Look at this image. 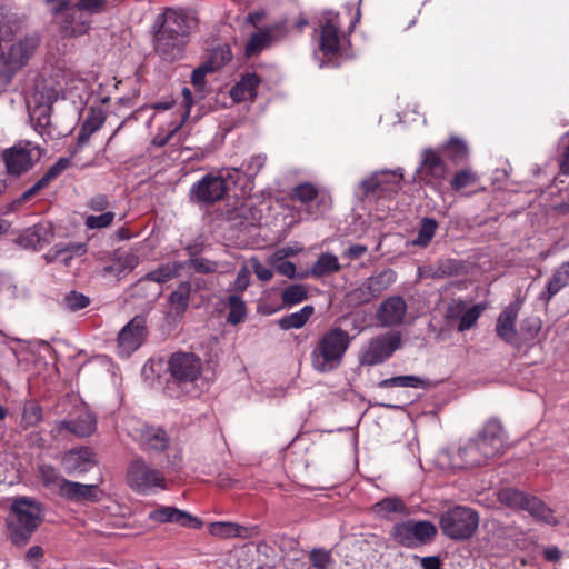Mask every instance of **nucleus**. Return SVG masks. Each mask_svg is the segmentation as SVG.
<instances>
[{
	"label": "nucleus",
	"mask_w": 569,
	"mask_h": 569,
	"mask_svg": "<svg viewBox=\"0 0 569 569\" xmlns=\"http://www.w3.org/2000/svg\"><path fill=\"white\" fill-rule=\"evenodd\" d=\"M503 448V428L498 420L491 419L476 438L459 448L452 457V463L457 468L480 467L499 456Z\"/></svg>",
	"instance_id": "obj_1"
},
{
	"label": "nucleus",
	"mask_w": 569,
	"mask_h": 569,
	"mask_svg": "<svg viewBox=\"0 0 569 569\" xmlns=\"http://www.w3.org/2000/svg\"><path fill=\"white\" fill-rule=\"evenodd\" d=\"M42 507L37 500L18 497L7 518L9 538L16 546H24L42 522Z\"/></svg>",
	"instance_id": "obj_2"
},
{
	"label": "nucleus",
	"mask_w": 569,
	"mask_h": 569,
	"mask_svg": "<svg viewBox=\"0 0 569 569\" xmlns=\"http://www.w3.org/2000/svg\"><path fill=\"white\" fill-rule=\"evenodd\" d=\"M351 337L341 328H332L325 332L311 352V366L321 373L337 369L347 352Z\"/></svg>",
	"instance_id": "obj_3"
},
{
	"label": "nucleus",
	"mask_w": 569,
	"mask_h": 569,
	"mask_svg": "<svg viewBox=\"0 0 569 569\" xmlns=\"http://www.w3.org/2000/svg\"><path fill=\"white\" fill-rule=\"evenodd\" d=\"M479 527L478 512L466 506H455L439 516V528L451 540L470 539Z\"/></svg>",
	"instance_id": "obj_4"
},
{
	"label": "nucleus",
	"mask_w": 569,
	"mask_h": 569,
	"mask_svg": "<svg viewBox=\"0 0 569 569\" xmlns=\"http://www.w3.org/2000/svg\"><path fill=\"white\" fill-rule=\"evenodd\" d=\"M40 44L37 34L26 36L9 46L0 56V83L8 84L14 74L21 70L33 56Z\"/></svg>",
	"instance_id": "obj_5"
},
{
	"label": "nucleus",
	"mask_w": 569,
	"mask_h": 569,
	"mask_svg": "<svg viewBox=\"0 0 569 569\" xmlns=\"http://www.w3.org/2000/svg\"><path fill=\"white\" fill-rule=\"evenodd\" d=\"M436 535V526L428 520H408L395 525L391 530L392 539L407 548H417L426 545L432 541Z\"/></svg>",
	"instance_id": "obj_6"
},
{
	"label": "nucleus",
	"mask_w": 569,
	"mask_h": 569,
	"mask_svg": "<svg viewBox=\"0 0 569 569\" xmlns=\"http://www.w3.org/2000/svg\"><path fill=\"white\" fill-rule=\"evenodd\" d=\"M402 346L401 335L390 331L371 338L360 356L362 366H376L388 360Z\"/></svg>",
	"instance_id": "obj_7"
},
{
	"label": "nucleus",
	"mask_w": 569,
	"mask_h": 569,
	"mask_svg": "<svg viewBox=\"0 0 569 569\" xmlns=\"http://www.w3.org/2000/svg\"><path fill=\"white\" fill-rule=\"evenodd\" d=\"M127 481L138 492H147L152 488H166L163 473L151 467L142 458L133 459L127 469Z\"/></svg>",
	"instance_id": "obj_8"
},
{
	"label": "nucleus",
	"mask_w": 569,
	"mask_h": 569,
	"mask_svg": "<svg viewBox=\"0 0 569 569\" xmlns=\"http://www.w3.org/2000/svg\"><path fill=\"white\" fill-rule=\"evenodd\" d=\"M40 149L30 141H20L3 151L2 158L9 174L20 176L40 159Z\"/></svg>",
	"instance_id": "obj_9"
},
{
	"label": "nucleus",
	"mask_w": 569,
	"mask_h": 569,
	"mask_svg": "<svg viewBox=\"0 0 569 569\" xmlns=\"http://www.w3.org/2000/svg\"><path fill=\"white\" fill-rule=\"evenodd\" d=\"M228 184L221 176L207 174L191 187V198L204 204H213L222 200L227 193Z\"/></svg>",
	"instance_id": "obj_10"
},
{
	"label": "nucleus",
	"mask_w": 569,
	"mask_h": 569,
	"mask_svg": "<svg viewBox=\"0 0 569 569\" xmlns=\"http://www.w3.org/2000/svg\"><path fill=\"white\" fill-rule=\"evenodd\" d=\"M168 370L180 382H192L201 373V359L192 352H176L168 362Z\"/></svg>",
	"instance_id": "obj_11"
},
{
	"label": "nucleus",
	"mask_w": 569,
	"mask_h": 569,
	"mask_svg": "<svg viewBox=\"0 0 569 569\" xmlns=\"http://www.w3.org/2000/svg\"><path fill=\"white\" fill-rule=\"evenodd\" d=\"M521 308V301L516 300L509 303L498 316L496 323L497 336L506 343L520 348L522 346V338L519 330L516 329V321Z\"/></svg>",
	"instance_id": "obj_12"
},
{
	"label": "nucleus",
	"mask_w": 569,
	"mask_h": 569,
	"mask_svg": "<svg viewBox=\"0 0 569 569\" xmlns=\"http://www.w3.org/2000/svg\"><path fill=\"white\" fill-rule=\"evenodd\" d=\"M419 171L426 184L437 186L446 179L448 167L440 151L427 148L422 150Z\"/></svg>",
	"instance_id": "obj_13"
},
{
	"label": "nucleus",
	"mask_w": 569,
	"mask_h": 569,
	"mask_svg": "<svg viewBox=\"0 0 569 569\" xmlns=\"http://www.w3.org/2000/svg\"><path fill=\"white\" fill-rule=\"evenodd\" d=\"M61 465L68 475L76 476L90 471L98 465L96 452L89 447L68 450L61 457Z\"/></svg>",
	"instance_id": "obj_14"
},
{
	"label": "nucleus",
	"mask_w": 569,
	"mask_h": 569,
	"mask_svg": "<svg viewBox=\"0 0 569 569\" xmlns=\"http://www.w3.org/2000/svg\"><path fill=\"white\" fill-rule=\"evenodd\" d=\"M197 26V19L183 10L168 9L163 13V21L157 32L173 34L188 41L191 29Z\"/></svg>",
	"instance_id": "obj_15"
},
{
	"label": "nucleus",
	"mask_w": 569,
	"mask_h": 569,
	"mask_svg": "<svg viewBox=\"0 0 569 569\" xmlns=\"http://www.w3.org/2000/svg\"><path fill=\"white\" fill-rule=\"evenodd\" d=\"M146 335V319L139 316L134 317L119 332L118 346L120 352L129 356L141 346Z\"/></svg>",
	"instance_id": "obj_16"
},
{
	"label": "nucleus",
	"mask_w": 569,
	"mask_h": 569,
	"mask_svg": "<svg viewBox=\"0 0 569 569\" xmlns=\"http://www.w3.org/2000/svg\"><path fill=\"white\" fill-rule=\"evenodd\" d=\"M286 32L287 21L282 20L251 34L244 48L246 56L252 57L260 53L263 49L270 47L273 41L282 38Z\"/></svg>",
	"instance_id": "obj_17"
},
{
	"label": "nucleus",
	"mask_w": 569,
	"mask_h": 569,
	"mask_svg": "<svg viewBox=\"0 0 569 569\" xmlns=\"http://www.w3.org/2000/svg\"><path fill=\"white\" fill-rule=\"evenodd\" d=\"M407 313V303L400 296L385 299L376 311V319L382 327H395L403 322Z\"/></svg>",
	"instance_id": "obj_18"
},
{
	"label": "nucleus",
	"mask_w": 569,
	"mask_h": 569,
	"mask_svg": "<svg viewBox=\"0 0 569 569\" xmlns=\"http://www.w3.org/2000/svg\"><path fill=\"white\" fill-rule=\"evenodd\" d=\"M58 495L72 502H96L100 500L101 490L98 485H83L66 479L61 482Z\"/></svg>",
	"instance_id": "obj_19"
},
{
	"label": "nucleus",
	"mask_w": 569,
	"mask_h": 569,
	"mask_svg": "<svg viewBox=\"0 0 569 569\" xmlns=\"http://www.w3.org/2000/svg\"><path fill=\"white\" fill-rule=\"evenodd\" d=\"M56 430H67L79 438L90 437L97 430V418L91 411L83 409L74 419L57 421Z\"/></svg>",
	"instance_id": "obj_20"
},
{
	"label": "nucleus",
	"mask_w": 569,
	"mask_h": 569,
	"mask_svg": "<svg viewBox=\"0 0 569 569\" xmlns=\"http://www.w3.org/2000/svg\"><path fill=\"white\" fill-rule=\"evenodd\" d=\"M183 268V263L178 261L168 262L159 266L157 269L148 272L146 276L140 278L132 286V296H141L140 290L143 289L148 282H156L158 284L164 283L171 279H174L179 276L181 269Z\"/></svg>",
	"instance_id": "obj_21"
},
{
	"label": "nucleus",
	"mask_w": 569,
	"mask_h": 569,
	"mask_svg": "<svg viewBox=\"0 0 569 569\" xmlns=\"http://www.w3.org/2000/svg\"><path fill=\"white\" fill-rule=\"evenodd\" d=\"M187 42V40L173 34H164L163 32H156L154 34L156 52L163 60L170 62L179 60L182 57Z\"/></svg>",
	"instance_id": "obj_22"
},
{
	"label": "nucleus",
	"mask_w": 569,
	"mask_h": 569,
	"mask_svg": "<svg viewBox=\"0 0 569 569\" xmlns=\"http://www.w3.org/2000/svg\"><path fill=\"white\" fill-rule=\"evenodd\" d=\"M149 518L160 523H177L182 527L200 528L202 522L190 513L174 507H160L149 513Z\"/></svg>",
	"instance_id": "obj_23"
},
{
	"label": "nucleus",
	"mask_w": 569,
	"mask_h": 569,
	"mask_svg": "<svg viewBox=\"0 0 569 569\" xmlns=\"http://www.w3.org/2000/svg\"><path fill=\"white\" fill-rule=\"evenodd\" d=\"M138 442L144 451H164L170 443L166 430L151 426H143L139 430Z\"/></svg>",
	"instance_id": "obj_24"
},
{
	"label": "nucleus",
	"mask_w": 569,
	"mask_h": 569,
	"mask_svg": "<svg viewBox=\"0 0 569 569\" xmlns=\"http://www.w3.org/2000/svg\"><path fill=\"white\" fill-rule=\"evenodd\" d=\"M341 269L338 257L332 253H321L312 268L298 277L303 279L307 277L321 278L333 272H338Z\"/></svg>",
	"instance_id": "obj_25"
},
{
	"label": "nucleus",
	"mask_w": 569,
	"mask_h": 569,
	"mask_svg": "<svg viewBox=\"0 0 569 569\" xmlns=\"http://www.w3.org/2000/svg\"><path fill=\"white\" fill-rule=\"evenodd\" d=\"M339 24L333 19H328L321 27L319 48L326 53H336L339 50Z\"/></svg>",
	"instance_id": "obj_26"
},
{
	"label": "nucleus",
	"mask_w": 569,
	"mask_h": 569,
	"mask_svg": "<svg viewBox=\"0 0 569 569\" xmlns=\"http://www.w3.org/2000/svg\"><path fill=\"white\" fill-rule=\"evenodd\" d=\"M259 83L260 79L256 73H248L231 88L230 96L237 102L253 100Z\"/></svg>",
	"instance_id": "obj_27"
},
{
	"label": "nucleus",
	"mask_w": 569,
	"mask_h": 569,
	"mask_svg": "<svg viewBox=\"0 0 569 569\" xmlns=\"http://www.w3.org/2000/svg\"><path fill=\"white\" fill-rule=\"evenodd\" d=\"M569 284V261L563 262L552 274L547 283L546 291L540 299L548 303L555 295Z\"/></svg>",
	"instance_id": "obj_28"
},
{
	"label": "nucleus",
	"mask_w": 569,
	"mask_h": 569,
	"mask_svg": "<svg viewBox=\"0 0 569 569\" xmlns=\"http://www.w3.org/2000/svg\"><path fill=\"white\" fill-rule=\"evenodd\" d=\"M496 496L505 507L522 510L530 495L515 487H503L496 492Z\"/></svg>",
	"instance_id": "obj_29"
},
{
	"label": "nucleus",
	"mask_w": 569,
	"mask_h": 569,
	"mask_svg": "<svg viewBox=\"0 0 569 569\" xmlns=\"http://www.w3.org/2000/svg\"><path fill=\"white\" fill-rule=\"evenodd\" d=\"M522 510L528 511L536 520L547 525L556 526L558 523L553 510L535 496H529L528 502H526Z\"/></svg>",
	"instance_id": "obj_30"
},
{
	"label": "nucleus",
	"mask_w": 569,
	"mask_h": 569,
	"mask_svg": "<svg viewBox=\"0 0 569 569\" xmlns=\"http://www.w3.org/2000/svg\"><path fill=\"white\" fill-rule=\"evenodd\" d=\"M522 510L528 511L536 520L547 525L556 526L558 523L553 510L535 496H529L528 502H526Z\"/></svg>",
	"instance_id": "obj_31"
},
{
	"label": "nucleus",
	"mask_w": 569,
	"mask_h": 569,
	"mask_svg": "<svg viewBox=\"0 0 569 569\" xmlns=\"http://www.w3.org/2000/svg\"><path fill=\"white\" fill-rule=\"evenodd\" d=\"M380 181V193L383 197H392L401 189L403 173L401 169L377 171Z\"/></svg>",
	"instance_id": "obj_32"
},
{
	"label": "nucleus",
	"mask_w": 569,
	"mask_h": 569,
	"mask_svg": "<svg viewBox=\"0 0 569 569\" xmlns=\"http://www.w3.org/2000/svg\"><path fill=\"white\" fill-rule=\"evenodd\" d=\"M438 151L446 154L455 164L466 161L469 157L467 142L458 137H451L446 143L440 146Z\"/></svg>",
	"instance_id": "obj_33"
},
{
	"label": "nucleus",
	"mask_w": 569,
	"mask_h": 569,
	"mask_svg": "<svg viewBox=\"0 0 569 569\" xmlns=\"http://www.w3.org/2000/svg\"><path fill=\"white\" fill-rule=\"evenodd\" d=\"M59 97V90L47 80H39L34 84L33 93L30 97L29 104H53Z\"/></svg>",
	"instance_id": "obj_34"
},
{
	"label": "nucleus",
	"mask_w": 569,
	"mask_h": 569,
	"mask_svg": "<svg viewBox=\"0 0 569 569\" xmlns=\"http://www.w3.org/2000/svg\"><path fill=\"white\" fill-rule=\"evenodd\" d=\"M191 293V283L189 281H182L178 288L169 296V302L171 310L177 317H181L189 307Z\"/></svg>",
	"instance_id": "obj_35"
},
{
	"label": "nucleus",
	"mask_w": 569,
	"mask_h": 569,
	"mask_svg": "<svg viewBox=\"0 0 569 569\" xmlns=\"http://www.w3.org/2000/svg\"><path fill=\"white\" fill-rule=\"evenodd\" d=\"M209 532L219 538H248L251 529L234 522H212L209 526Z\"/></svg>",
	"instance_id": "obj_36"
},
{
	"label": "nucleus",
	"mask_w": 569,
	"mask_h": 569,
	"mask_svg": "<svg viewBox=\"0 0 569 569\" xmlns=\"http://www.w3.org/2000/svg\"><path fill=\"white\" fill-rule=\"evenodd\" d=\"M188 267L198 273H227L231 271L230 264L227 262L213 261L203 257H194L189 259Z\"/></svg>",
	"instance_id": "obj_37"
},
{
	"label": "nucleus",
	"mask_w": 569,
	"mask_h": 569,
	"mask_svg": "<svg viewBox=\"0 0 569 569\" xmlns=\"http://www.w3.org/2000/svg\"><path fill=\"white\" fill-rule=\"evenodd\" d=\"M138 266V257L132 253L119 256L112 263L103 268V272L121 278L123 274L132 271Z\"/></svg>",
	"instance_id": "obj_38"
},
{
	"label": "nucleus",
	"mask_w": 569,
	"mask_h": 569,
	"mask_svg": "<svg viewBox=\"0 0 569 569\" xmlns=\"http://www.w3.org/2000/svg\"><path fill=\"white\" fill-rule=\"evenodd\" d=\"M465 270V264L456 259H442L431 269V277L436 279L459 276Z\"/></svg>",
	"instance_id": "obj_39"
},
{
	"label": "nucleus",
	"mask_w": 569,
	"mask_h": 569,
	"mask_svg": "<svg viewBox=\"0 0 569 569\" xmlns=\"http://www.w3.org/2000/svg\"><path fill=\"white\" fill-rule=\"evenodd\" d=\"M366 281L371 288V291L378 298L396 281V272L392 269H385L379 273L367 278Z\"/></svg>",
	"instance_id": "obj_40"
},
{
	"label": "nucleus",
	"mask_w": 569,
	"mask_h": 569,
	"mask_svg": "<svg viewBox=\"0 0 569 569\" xmlns=\"http://www.w3.org/2000/svg\"><path fill=\"white\" fill-rule=\"evenodd\" d=\"M52 104H29V116L34 123L36 130H44L51 122Z\"/></svg>",
	"instance_id": "obj_41"
},
{
	"label": "nucleus",
	"mask_w": 569,
	"mask_h": 569,
	"mask_svg": "<svg viewBox=\"0 0 569 569\" xmlns=\"http://www.w3.org/2000/svg\"><path fill=\"white\" fill-rule=\"evenodd\" d=\"M315 309L312 306H305L301 310L293 312L291 315H288L286 317H282L279 320V326L281 329L288 330V329H299L309 320V318L312 316Z\"/></svg>",
	"instance_id": "obj_42"
},
{
	"label": "nucleus",
	"mask_w": 569,
	"mask_h": 569,
	"mask_svg": "<svg viewBox=\"0 0 569 569\" xmlns=\"http://www.w3.org/2000/svg\"><path fill=\"white\" fill-rule=\"evenodd\" d=\"M378 386L380 388L406 387V388H423L427 382L417 376H398L381 380Z\"/></svg>",
	"instance_id": "obj_43"
},
{
	"label": "nucleus",
	"mask_w": 569,
	"mask_h": 569,
	"mask_svg": "<svg viewBox=\"0 0 569 569\" xmlns=\"http://www.w3.org/2000/svg\"><path fill=\"white\" fill-rule=\"evenodd\" d=\"M438 229V222L433 218H423L420 222L417 238L412 241L415 246L427 247Z\"/></svg>",
	"instance_id": "obj_44"
},
{
	"label": "nucleus",
	"mask_w": 569,
	"mask_h": 569,
	"mask_svg": "<svg viewBox=\"0 0 569 569\" xmlns=\"http://www.w3.org/2000/svg\"><path fill=\"white\" fill-rule=\"evenodd\" d=\"M308 298V290L305 284L293 283L286 287L281 292V300L284 306H293Z\"/></svg>",
	"instance_id": "obj_45"
},
{
	"label": "nucleus",
	"mask_w": 569,
	"mask_h": 569,
	"mask_svg": "<svg viewBox=\"0 0 569 569\" xmlns=\"http://www.w3.org/2000/svg\"><path fill=\"white\" fill-rule=\"evenodd\" d=\"M376 512L386 517L390 512L407 515L408 507L405 502L398 497H389L380 500L375 505Z\"/></svg>",
	"instance_id": "obj_46"
},
{
	"label": "nucleus",
	"mask_w": 569,
	"mask_h": 569,
	"mask_svg": "<svg viewBox=\"0 0 569 569\" xmlns=\"http://www.w3.org/2000/svg\"><path fill=\"white\" fill-rule=\"evenodd\" d=\"M42 485L49 489L60 490L61 482L66 480L59 471L50 465H40L38 468Z\"/></svg>",
	"instance_id": "obj_47"
},
{
	"label": "nucleus",
	"mask_w": 569,
	"mask_h": 569,
	"mask_svg": "<svg viewBox=\"0 0 569 569\" xmlns=\"http://www.w3.org/2000/svg\"><path fill=\"white\" fill-rule=\"evenodd\" d=\"M348 301L352 306H361L376 299V295L371 291V288L365 280L360 286L348 292Z\"/></svg>",
	"instance_id": "obj_48"
},
{
	"label": "nucleus",
	"mask_w": 569,
	"mask_h": 569,
	"mask_svg": "<svg viewBox=\"0 0 569 569\" xmlns=\"http://www.w3.org/2000/svg\"><path fill=\"white\" fill-rule=\"evenodd\" d=\"M485 309L486 307L481 303L468 307L467 310L463 312L462 317L458 321L457 330L459 332H463L472 328Z\"/></svg>",
	"instance_id": "obj_49"
},
{
	"label": "nucleus",
	"mask_w": 569,
	"mask_h": 569,
	"mask_svg": "<svg viewBox=\"0 0 569 569\" xmlns=\"http://www.w3.org/2000/svg\"><path fill=\"white\" fill-rule=\"evenodd\" d=\"M319 191L312 183H300L291 191V200L307 204L318 198Z\"/></svg>",
	"instance_id": "obj_50"
},
{
	"label": "nucleus",
	"mask_w": 569,
	"mask_h": 569,
	"mask_svg": "<svg viewBox=\"0 0 569 569\" xmlns=\"http://www.w3.org/2000/svg\"><path fill=\"white\" fill-rule=\"evenodd\" d=\"M232 58L231 49L228 44H221L214 48L206 61L209 67H212V71L220 69Z\"/></svg>",
	"instance_id": "obj_51"
},
{
	"label": "nucleus",
	"mask_w": 569,
	"mask_h": 569,
	"mask_svg": "<svg viewBox=\"0 0 569 569\" xmlns=\"http://www.w3.org/2000/svg\"><path fill=\"white\" fill-rule=\"evenodd\" d=\"M228 306L230 308L227 321L231 325H238L243 321L246 317L244 301L234 295L228 298Z\"/></svg>",
	"instance_id": "obj_52"
},
{
	"label": "nucleus",
	"mask_w": 569,
	"mask_h": 569,
	"mask_svg": "<svg viewBox=\"0 0 569 569\" xmlns=\"http://www.w3.org/2000/svg\"><path fill=\"white\" fill-rule=\"evenodd\" d=\"M478 179V174L471 169H462L455 173L450 186L455 191H460L461 189L476 184Z\"/></svg>",
	"instance_id": "obj_53"
},
{
	"label": "nucleus",
	"mask_w": 569,
	"mask_h": 569,
	"mask_svg": "<svg viewBox=\"0 0 569 569\" xmlns=\"http://www.w3.org/2000/svg\"><path fill=\"white\" fill-rule=\"evenodd\" d=\"M541 330V320L537 316H529L521 322L519 333L522 338V345L532 340Z\"/></svg>",
	"instance_id": "obj_54"
},
{
	"label": "nucleus",
	"mask_w": 569,
	"mask_h": 569,
	"mask_svg": "<svg viewBox=\"0 0 569 569\" xmlns=\"http://www.w3.org/2000/svg\"><path fill=\"white\" fill-rule=\"evenodd\" d=\"M42 419V408L36 402H28L23 407L22 426L24 429L36 426Z\"/></svg>",
	"instance_id": "obj_55"
},
{
	"label": "nucleus",
	"mask_w": 569,
	"mask_h": 569,
	"mask_svg": "<svg viewBox=\"0 0 569 569\" xmlns=\"http://www.w3.org/2000/svg\"><path fill=\"white\" fill-rule=\"evenodd\" d=\"M468 305L462 299H451L447 307H446V313L445 318L448 321V323L458 322L459 319L462 317L463 312L467 310Z\"/></svg>",
	"instance_id": "obj_56"
},
{
	"label": "nucleus",
	"mask_w": 569,
	"mask_h": 569,
	"mask_svg": "<svg viewBox=\"0 0 569 569\" xmlns=\"http://www.w3.org/2000/svg\"><path fill=\"white\" fill-rule=\"evenodd\" d=\"M309 559L317 569H328L333 565L331 552L322 548L312 549L309 553Z\"/></svg>",
	"instance_id": "obj_57"
},
{
	"label": "nucleus",
	"mask_w": 569,
	"mask_h": 569,
	"mask_svg": "<svg viewBox=\"0 0 569 569\" xmlns=\"http://www.w3.org/2000/svg\"><path fill=\"white\" fill-rule=\"evenodd\" d=\"M360 189H361L362 196L365 198L383 197L380 193V181H379V174L377 173V171L372 172V174L370 177L363 179L360 182Z\"/></svg>",
	"instance_id": "obj_58"
},
{
	"label": "nucleus",
	"mask_w": 569,
	"mask_h": 569,
	"mask_svg": "<svg viewBox=\"0 0 569 569\" xmlns=\"http://www.w3.org/2000/svg\"><path fill=\"white\" fill-rule=\"evenodd\" d=\"M66 308L70 311H78L89 306L90 299L78 291H70L63 298Z\"/></svg>",
	"instance_id": "obj_59"
},
{
	"label": "nucleus",
	"mask_w": 569,
	"mask_h": 569,
	"mask_svg": "<svg viewBox=\"0 0 569 569\" xmlns=\"http://www.w3.org/2000/svg\"><path fill=\"white\" fill-rule=\"evenodd\" d=\"M49 184V182L47 181V179L42 176V178H40L32 187H30L29 189H27L18 199H16L12 203H11V207L12 208H16V207H19L21 204H23L24 202L31 200L34 196H37L42 189H44Z\"/></svg>",
	"instance_id": "obj_60"
},
{
	"label": "nucleus",
	"mask_w": 569,
	"mask_h": 569,
	"mask_svg": "<svg viewBox=\"0 0 569 569\" xmlns=\"http://www.w3.org/2000/svg\"><path fill=\"white\" fill-rule=\"evenodd\" d=\"M114 219V213L111 211H107L100 216H88L86 218V227L88 229H101L109 227Z\"/></svg>",
	"instance_id": "obj_61"
},
{
	"label": "nucleus",
	"mask_w": 569,
	"mask_h": 569,
	"mask_svg": "<svg viewBox=\"0 0 569 569\" xmlns=\"http://www.w3.org/2000/svg\"><path fill=\"white\" fill-rule=\"evenodd\" d=\"M106 3L107 0H79L76 7L80 11L96 14L104 10Z\"/></svg>",
	"instance_id": "obj_62"
},
{
	"label": "nucleus",
	"mask_w": 569,
	"mask_h": 569,
	"mask_svg": "<svg viewBox=\"0 0 569 569\" xmlns=\"http://www.w3.org/2000/svg\"><path fill=\"white\" fill-rule=\"evenodd\" d=\"M266 163V157L257 154L251 157L246 163H243V170L247 176L254 177L263 168Z\"/></svg>",
	"instance_id": "obj_63"
},
{
	"label": "nucleus",
	"mask_w": 569,
	"mask_h": 569,
	"mask_svg": "<svg viewBox=\"0 0 569 569\" xmlns=\"http://www.w3.org/2000/svg\"><path fill=\"white\" fill-rule=\"evenodd\" d=\"M69 158H59L58 161L47 170L43 177L50 183L53 179L59 177L67 168H69Z\"/></svg>",
	"instance_id": "obj_64"
}]
</instances>
